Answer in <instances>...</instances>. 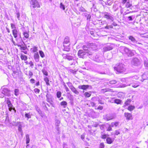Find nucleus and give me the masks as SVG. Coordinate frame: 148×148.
<instances>
[{"label": "nucleus", "instance_id": "obj_25", "mask_svg": "<svg viewBox=\"0 0 148 148\" xmlns=\"http://www.w3.org/2000/svg\"><path fill=\"white\" fill-rule=\"evenodd\" d=\"M129 38L130 40H131V41L134 43H136L137 42V41L135 39V38L132 36H130Z\"/></svg>", "mask_w": 148, "mask_h": 148}, {"label": "nucleus", "instance_id": "obj_27", "mask_svg": "<svg viewBox=\"0 0 148 148\" xmlns=\"http://www.w3.org/2000/svg\"><path fill=\"white\" fill-rule=\"evenodd\" d=\"M21 58L22 60H26L27 59V57L26 56L21 54Z\"/></svg>", "mask_w": 148, "mask_h": 148}, {"label": "nucleus", "instance_id": "obj_22", "mask_svg": "<svg viewBox=\"0 0 148 148\" xmlns=\"http://www.w3.org/2000/svg\"><path fill=\"white\" fill-rule=\"evenodd\" d=\"M10 39L12 42L13 44L15 45H17L18 47H20V48L21 47V46L22 45H19L18 44L16 43L13 40V38L12 35L11 34H10Z\"/></svg>", "mask_w": 148, "mask_h": 148}, {"label": "nucleus", "instance_id": "obj_49", "mask_svg": "<svg viewBox=\"0 0 148 148\" xmlns=\"http://www.w3.org/2000/svg\"><path fill=\"white\" fill-rule=\"evenodd\" d=\"M139 85V83H136V84H132V86L134 88H136Z\"/></svg>", "mask_w": 148, "mask_h": 148}, {"label": "nucleus", "instance_id": "obj_17", "mask_svg": "<svg viewBox=\"0 0 148 148\" xmlns=\"http://www.w3.org/2000/svg\"><path fill=\"white\" fill-rule=\"evenodd\" d=\"M16 125H18V130L21 133V134L22 135L23 133L22 130V125L21 124V122H17Z\"/></svg>", "mask_w": 148, "mask_h": 148}, {"label": "nucleus", "instance_id": "obj_20", "mask_svg": "<svg viewBox=\"0 0 148 148\" xmlns=\"http://www.w3.org/2000/svg\"><path fill=\"white\" fill-rule=\"evenodd\" d=\"M125 116L126 117L127 119L128 120L132 119V116L131 114L125 112L124 113Z\"/></svg>", "mask_w": 148, "mask_h": 148}, {"label": "nucleus", "instance_id": "obj_26", "mask_svg": "<svg viewBox=\"0 0 148 148\" xmlns=\"http://www.w3.org/2000/svg\"><path fill=\"white\" fill-rule=\"evenodd\" d=\"M70 89L75 94L78 95L79 94V92L76 90V88L74 86L73 87Z\"/></svg>", "mask_w": 148, "mask_h": 148}, {"label": "nucleus", "instance_id": "obj_45", "mask_svg": "<svg viewBox=\"0 0 148 148\" xmlns=\"http://www.w3.org/2000/svg\"><path fill=\"white\" fill-rule=\"evenodd\" d=\"M60 8L64 10L65 9L64 5L62 3H61L60 4Z\"/></svg>", "mask_w": 148, "mask_h": 148}, {"label": "nucleus", "instance_id": "obj_43", "mask_svg": "<svg viewBox=\"0 0 148 148\" xmlns=\"http://www.w3.org/2000/svg\"><path fill=\"white\" fill-rule=\"evenodd\" d=\"M111 1V0H107L106 3V4L109 5H111L112 4V2Z\"/></svg>", "mask_w": 148, "mask_h": 148}, {"label": "nucleus", "instance_id": "obj_3", "mask_svg": "<svg viewBox=\"0 0 148 148\" xmlns=\"http://www.w3.org/2000/svg\"><path fill=\"white\" fill-rule=\"evenodd\" d=\"M125 53L128 56H134L135 52L134 50H130L126 47H123L122 48Z\"/></svg>", "mask_w": 148, "mask_h": 148}, {"label": "nucleus", "instance_id": "obj_5", "mask_svg": "<svg viewBox=\"0 0 148 148\" xmlns=\"http://www.w3.org/2000/svg\"><path fill=\"white\" fill-rule=\"evenodd\" d=\"M2 93L5 95L9 96H10V90L6 88V86H3L1 88Z\"/></svg>", "mask_w": 148, "mask_h": 148}, {"label": "nucleus", "instance_id": "obj_35", "mask_svg": "<svg viewBox=\"0 0 148 148\" xmlns=\"http://www.w3.org/2000/svg\"><path fill=\"white\" fill-rule=\"evenodd\" d=\"M132 6V4L130 3L129 1L127 2V3L125 5V7L126 8H130Z\"/></svg>", "mask_w": 148, "mask_h": 148}, {"label": "nucleus", "instance_id": "obj_47", "mask_svg": "<svg viewBox=\"0 0 148 148\" xmlns=\"http://www.w3.org/2000/svg\"><path fill=\"white\" fill-rule=\"evenodd\" d=\"M42 72L44 75H46V76L48 75V73L47 71H46L45 69H42Z\"/></svg>", "mask_w": 148, "mask_h": 148}, {"label": "nucleus", "instance_id": "obj_50", "mask_svg": "<svg viewBox=\"0 0 148 148\" xmlns=\"http://www.w3.org/2000/svg\"><path fill=\"white\" fill-rule=\"evenodd\" d=\"M61 105L63 106H66L67 105V103L65 101H63L61 102Z\"/></svg>", "mask_w": 148, "mask_h": 148}, {"label": "nucleus", "instance_id": "obj_33", "mask_svg": "<svg viewBox=\"0 0 148 148\" xmlns=\"http://www.w3.org/2000/svg\"><path fill=\"white\" fill-rule=\"evenodd\" d=\"M26 143L28 144L29 143L30 139L29 135L27 134L26 135Z\"/></svg>", "mask_w": 148, "mask_h": 148}, {"label": "nucleus", "instance_id": "obj_60", "mask_svg": "<svg viewBox=\"0 0 148 148\" xmlns=\"http://www.w3.org/2000/svg\"><path fill=\"white\" fill-rule=\"evenodd\" d=\"M30 82L32 83H34L35 80L34 79H31L30 80Z\"/></svg>", "mask_w": 148, "mask_h": 148}, {"label": "nucleus", "instance_id": "obj_64", "mask_svg": "<svg viewBox=\"0 0 148 148\" xmlns=\"http://www.w3.org/2000/svg\"><path fill=\"white\" fill-rule=\"evenodd\" d=\"M90 17H91V16H90V15L88 14V15L87 17V19H90Z\"/></svg>", "mask_w": 148, "mask_h": 148}, {"label": "nucleus", "instance_id": "obj_16", "mask_svg": "<svg viewBox=\"0 0 148 148\" xmlns=\"http://www.w3.org/2000/svg\"><path fill=\"white\" fill-rule=\"evenodd\" d=\"M104 126L106 127V130L107 131H111L112 130V126H111V124H109L108 123H106V124L103 125H102V128L104 127Z\"/></svg>", "mask_w": 148, "mask_h": 148}, {"label": "nucleus", "instance_id": "obj_54", "mask_svg": "<svg viewBox=\"0 0 148 148\" xmlns=\"http://www.w3.org/2000/svg\"><path fill=\"white\" fill-rule=\"evenodd\" d=\"M40 91V90L37 88H35L34 89V91L36 93H39Z\"/></svg>", "mask_w": 148, "mask_h": 148}, {"label": "nucleus", "instance_id": "obj_32", "mask_svg": "<svg viewBox=\"0 0 148 148\" xmlns=\"http://www.w3.org/2000/svg\"><path fill=\"white\" fill-rule=\"evenodd\" d=\"M84 95V96L86 97H89L91 95V94L88 92H85Z\"/></svg>", "mask_w": 148, "mask_h": 148}, {"label": "nucleus", "instance_id": "obj_39", "mask_svg": "<svg viewBox=\"0 0 148 148\" xmlns=\"http://www.w3.org/2000/svg\"><path fill=\"white\" fill-rule=\"evenodd\" d=\"M111 90L108 88H106L104 89H102V92H105L107 91H110Z\"/></svg>", "mask_w": 148, "mask_h": 148}, {"label": "nucleus", "instance_id": "obj_23", "mask_svg": "<svg viewBox=\"0 0 148 148\" xmlns=\"http://www.w3.org/2000/svg\"><path fill=\"white\" fill-rule=\"evenodd\" d=\"M34 58L36 62H38L39 61V56L38 52L34 53Z\"/></svg>", "mask_w": 148, "mask_h": 148}, {"label": "nucleus", "instance_id": "obj_19", "mask_svg": "<svg viewBox=\"0 0 148 148\" xmlns=\"http://www.w3.org/2000/svg\"><path fill=\"white\" fill-rule=\"evenodd\" d=\"M120 123L119 121H116L112 122L111 123V126L112 127H116V128L119 125Z\"/></svg>", "mask_w": 148, "mask_h": 148}, {"label": "nucleus", "instance_id": "obj_52", "mask_svg": "<svg viewBox=\"0 0 148 148\" xmlns=\"http://www.w3.org/2000/svg\"><path fill=\"white\" fill-rule=\"evenodd\" d=\"M29 64L30 65V66L32 67V68H33L34 66V63L32 61H30L29 63Z\"/></svg>", "mask_w": 148, "mask_h": 148}, {"label": "nucleus", "instance_id": "obj_61", "mask_svg": "<svg viewBox=\"0 0 148 148\" xmlns=\"http://www.w3.org/2000/svg\"><path fill=\"white\" fill-rule=\"evenodd\" d=\"M90 34L92 36H94V34L93 31H90Z\"/></svg>", "mask_w": 148, "mask_h": 148}, {"label": "nucleus", "instance_id": "obj_7", "mask_svg": "<svg viewBox=\"0 0 148 148\" xmlns=\"http://www.w3.org/2000/svg\"><path fill=\"white\" fill-rule=\"evenodd\" d=\"M131 64L132 65L138 66L140 64V62L139 60L137 58H134L132 59Z\"/></svg>", "mask_w": 148, "mask_h": 148}, {"label": "nucleus", "instance_id": "obj_11", "mask_svg": "<svg viewBox=\"0 0 148 148\" xmlns=\"http://www.w3.org/2000/svg\"><path fill=\"white\" fill-rule=\"evenodd\" d=\"M6 103L8 105L9 110L11 111L12 110H14L15 112H16V110H15L14 108L13 107V105L11 103L9 99H8L6 101Z\"/></svg>", "mask_w": 148, "mask_h": 148}, {"label": "nucleus", "instance_id": "obj_13", "mask_svg": "<svg viewBox=\"0 0 148 148\" xmlns=\"http://www.w3.org/2000/svg\"><path fill=\"white\" fill-rule=\"evenodd\" d=\"M116 117L115 115H107L103 116V119L105 120L108 121L113 119H114Z\"/></svg>", "mask_w": 148, "mask_h": 148}, {"label": "nucleus", "instance_id": "obj_18", "mask_svg": "<svg viewBox=\"0 0 148 148\" xmlns=\"http://www.w3.org/2000/svg\"><path fill=\"white\" fill-rule=\"evenodd\" d=\"M88 46H89L90 48H91L92 50H95L97 49V45L93 43H88Z\"/></svg>", "mask_w": 148, "mask_h": 148}, {"label": "nucleus", "instance_id": "obj_1", "mask_svg": "<svg viewBox=\"0 0 148 148\" xmlns=\"http://www.w3.org/2000/svg\"><path fill=\"white\" fill-rule=\"evenodd\" d=\"M114 70L116 73L124 72L126 70L125 66L122 63H119L116 64L114 67Z\"/></svg>", "mask_w": 148, "mask_h": 148}, {"label": "nucleus", "instance_id": "obj_37", "mask_svg": "<svg viewBox=\"0 0 148 148\" xmlns=\"http://www.w3.org/2000/svg\"><path fill=\"white\" fill-rule=\"evenodd\" d=\"M14 95L16 96H18L19 94V90L18 89H16L14 91Z\"/></svg>", "mask_w": 148, "mask_h": 148}, {"label": "nucleus", "instance_id": "obj_29", "mask_svg": "<svg viewBox=\"0 0 148 148\" xmlns=\"http://www.w3.org/2000/svg\"><path fill=\"white\" fill-rule=\"evenodd\" d=\"M37 50V47L36 46H34L33 48H31L30 49L31 51L33 53L36 52Z\"/></svg>", "mask_w": 148, "mask_h": 148}, {"label": "nucleus", "instance_id": "obj_9", "mask_svg": "<svg viewBox=\"0 0 148 148\" xmlns=\"http://www.w3.org/2000/svg\"><path fill=\"white\" fill-rule=\"evenodd\" d=\"M114 45L112 44H109L103 47V51L106 52L112 50L113 48Z\"/></svg>", "mask_w": 148, "mask_h": 148}, {"label": "nucleus", "instance_id": "obj_42", "mask_svg": "<svg viewBox=\"0 0 148 148\" xmlns=\"http://www.w3.org/2000/svg\"><path fill=\"white\" fill-rule=\"evenodd\" d=\"M39 53L40 56L42 58H43L45 56V54L42 51H40Z\"/></svg>", "mask_w": 148, "mask_h": 148}, {"label": "nucleus", "instance_id": "obj_62", "mask_svg": "<svg viewBox=\"0 0 148 148\" xmlns=\"http://www.w3.org/2000/svg\"><path fill=\"white\" fill-rule=\"evenodd\" d=\"M70 71L73 73H75V72L76 71L75 70H71V71Z\"/></svg>", "mask_w": 148, "mask_h": 148}, {"label": "nucleus", "instance_id": "obj_12", "mask_svg": "<svg viewBox=\"0 0 148 148\" xmlns=\"http://www.w3.org/2000/svg\"><path fill=\"white\" fill-rule=\"evenodd\" d=\"M88 51H84L83 50H79L78 53V55L79 57L84 58V56L86 55V53H88Z\"/></svg>", "mask_w": 148, "mask_h": 148}, {"label": "nucleus", "instance_id": "obj_8", "mask_svg": "<svg viewBox=\"0 0 148 148\" xmlns=\"http://www.w3.org/2000/svg\"><path fill=\"white\" fill-rule=\"evenodd\" d=\"M103 17L107 19H109L112 21H113L114 18L113 16L110 13L107 12H104L103 14Z\"/></svg>", "mask_w": 148, "mask_h": 148}, {"label": "nucleus", "instance_id": "obj_46", "mask_svg": "<svg viewBox=\"0 0 148 148\" xmlns=\"http://www.w3.org/2000/svg\"><path fill=\"white\" fill-rule=\"evenodd\" d=\"M25 116L28 119L31 118V116L30 113H26L25 114Z\"/></svg>", "mask_w": 148, "mask_h": 148}, {"label": "nucleus", "instance_id": "obj_28", "mask_svg": "<svg viewBox=\"0 0 148 148\" xmlns=\"http://www.w3.org/2000/svg\"><path fill=\"white\" fill-rule=\"evenodd\" d=\"M44 80L45 82L46 85L47 86L50 85V84L49 83V80L47 77H45L44 78Z\"/></svg>", "mask_w": 148, "mask_h": 148}, {"label": "nucleus", "instance_id": "obj_51", "mask_svg": "<svg viewBox=\"0 0 148 148\" xmlns=\"http://www.w3.org/2000/svg\"><path fill=\"white\" fill-rule=\"evenodd\" d=\"M114 134L116 135H118L120 134V132L119 130H116L114 132Z\"/></svg>", "mask_w": 148, "mask_h": 148}, {"label": "nucleus", "instance_id": "obj_38", "mask_svg": "<svg viewBox=\"0 0 148 148\" xmlns=\"http://www.w3.org/2000/svg\"><path fill=\"white\" fill-rule=\"evenodd\" d=\"M23 34L24 36L26 38H28L29 36V35L28 33H27L26 32H23Z\"/></svg>", "mask_w": 148, "mask_h": 148}, {"label": "nucleus", "instance_id": "obj_34", "mask_svg": "<svg viewBox=\"0 0 148 148\" xmlns=\"http://www.w3.org/2000/svg\"><path fill=\"white\" fill-rule=\"evenodd\" d=\"M121 101L118 99H116L114 100V102L117 104H120Z\"/></svg>", "mask_w": 148, "mask_h": 148}, {"label": "nucleus", "instance_id": "obj_40", "mask_svg": "<svg viewBox=\"0 0 148 148\" xmlns=\"http://www.w3.org/2000/svg\"><path fill=\"white\" fill-rule=\"evenodd\" d=\"M131 101V100L130 99H127L125 103V104L126 106L129 105Z\"/></svg>", "mask_w": 148, "mask_h": 148}, {"label": "nucleus", "instance_id": "obj_59", "mask_svg": "<svg viewBox=\"0 0 148 148\" xmlns=\"http://www.w3.org/2000/svg\"><path fill=\"white\" fill-rule=\"evenodd\" d=\"M128 18L129 19V20L130 21H132L133 20V19L132 18V16H130L128 17Z\"/></svg>", "mask_w": 148, "mask_h": 148}, {"label": "nucleus", "instance_id": "obj_41", "mask_svg": "<svg viewBox=\"0 0 148 148\" xmlns=\"http://www.w3.org/2000/svg\"><path fill=\"white\" fill-rule=\"evenodd\" d=\"M61 95V92L58 91L57 92L56 95L58 98H59L60 97Z\"/></svg>", "mask_w": 148, "mask_h": 148}, {"label": "nucleus", "instance_id": "obj_55", "mask_svg": "<svg viewBox=\"0 0 148 148\" xmlns=\"http://www.w3.org/2000/svg\"><path fill=\"white\" fill-rule=\"evenodd\" d=\"M105 28L106 29L113 28V27L112 25H110L105 27Z\"/></svg>", "mask_w": 148, "mask_h": 148}, {"label": "nucleus", "instance_id": "obj_24", "mask_svg": "<svg viewBox=\"0 0 148 148\" xmlns=\"http://www.w3.org/2000/svg\"><path fill=\"white\" fill-rule=\"evenodd\" d=\"M12 34L14 38H16L17 37L18 32L16 29H13L12 30Z\"/></svg>", "mask_w": 148, "mask_h": 148}, {"label": "nucleus", "instance_id": "obj_30", "mask_svg": "<svg viewBox=\"0 0 148 148\" xmlns=\"http://www.w3.org/2000/svg\"><path fill=\"white\" fill-rule=\"evenodd\" d=\"M90 48L89 46H88V44H87V45H84L83 46V49L84 50H85V51H88V48Z\"/></svg>", "mask_w": 148, "mask_h": 148}, {"label": "nucleus", "instance_id": "obj_56", "mask_svg": "<svg viewBox=\"0 0 148 148\" xmlns=\"http://www.w3.org/2000/svg\"><path fill=\"white\" fill-rule=\"evenodd\" d=\"M20 16V13L19 12H18L16 13V16L18 20H19V17Z\"/></svg>", "mask_w": 148, "mask_h": 148}, {"label": "nucleus", "instance_id": "obj_15", "mask_svg": "<svg viewBox=\"0 0 148 148\" xmlns=\"http://www.w3.org/2000/svg\"><path fill=\"white\" fill-rule=\"evenodd\" d=\"M62 56L64 58L67 59L69 60H71L74 59L73 57L70 56L69 53L63 54Z\"/></svg>", "mask_w": 148, "mask_h": 148}, {"label": "nucleus", "instance_id": "obj_36", "mask_svg": "<svg viewBox=\"0 0 148 148\" xmlns=\"http://www.w3.org/2000/svg\"><path fill=\"white\" fill-rule=\"evenodd\" d=\"M144 64L146 68L148 69V61L145 60L144 61Z\"/></svg>", "mask_w": 148, "mask_h": 148}, {"label": "nucleus", "instance_id": "obj_58", "mask_svg": "<svg viewBox=\"0 0 148 148\" xmlns=\"http://www.w3.org/2000/svg\"><path fill=\"white\" fill-rule=\"evenodd\" d=\"M130 84H128L127 85V86H130ZM127 86V85H126L125 84H123L122 85H121L120 86L121 87H126V86Z\"/></svg>", "mask_w": 148, "mask_h": 148}, {"label": "nucleus", "instance_id": "obj_14", "mask_svg": "<svg viewBox=\"0 0 148 148\" xmlns=\"http://www.w3.org/2000/svg\"><path fill=\"white\" fill-rule=\"evenodd\" d=\"M116 82V81L114 80L110 81H109L108 80H106V82L103 83V84H104V85L105 86L108 85L109 86H111V85L110 84H115Z\"/></svg>", "mask_w": 148, "mask_h": 148}, {"label": "nucleus", "instance_id": "obj_2", "mask_svg": "<svg viewBox=\"0 0 148 148\" xmlns=\"http://www.w3.org/2000/svg\"><path fill=\"white\" fill-rule=\"evenodd\" d=\"M63 46L64 48L63 50L67 52L70 51V48L69 47L70 45L69 39L68 37H66L64 39V41L63 43Z\"/></svg>", "mask_w": 148, "mask_h": 148}, {"label": "nucleus", "instance_id": "obj_4", "mask_svg": "<svg viewBox=\"0 0 148 148\" xmlns=\"http://www.w3.org/2000/svg\"><path fill=\"white\" fill-rule=\"evenodd\" d=\"M31 6L33 8H40V5L37 0H31L30 2Z\"/></svg>", "mask_w": 148, "mask_h": 148}, {"label": "nucleus", "instance_id": "obj_44", "mask_svg": "<svg viewBox=\"0 0 148 148\" xmlns=\"http://www.w3.org/2000/svg\"><path fill=\"white\" fill-rule=\"evenodd\" d=\"M66 84H67L68 86L69 87L70 89L73 86L72 84L70 82H67Z\"/></svg>", "mask_w": 148, "mask_h": 148}, {"label": "nucleus", "instance_id": "obj_6", "mask_svg": "<svg viewBox=\"0 0 148 148\" xmlns=\"http://www.w3.org/2000/svg\"><path fill=\"white\" fill-rule=\"evenodd\" d=\"M109 136V135L108 134H103V135H102V138H106V141L107 143L108 144H111L114 141V139L108 137Z\"/></svg>", "mask_w": 148, "mask_h": 148}, {"label": "nucleus", "instance_id": "obj_10", "mask_svg": "<svg viewBox=\"0 0 148 148\" xmlns=\"http://www.w3.org/2000/svg\"><path fill=\"white\" fill-rule=\"evenodd\" d=\"M60 123V121L57 120H56L55 124V128L57 130V132L58 134H60V128L59 127Z\"/></svg>", "mask_w": 148, "mask_h": 148}, {"label": "nucleus", "instance_id": "obj_57", "mask_svg": "<svg viewBox=\"0 0 148 148\" xmlns=\"http://www.w3.org/2000/svg\"><path fill=\"white\" fill-rule=\"evenodd\" d=\"M29 76H30V77H29V78H30V77H32V76L33 75V73L32 72L29 71Z\"/></svg>", "mask_w": 148, "mask_h": 148}, {"label": "nucleus", "instance_id": "obj_63", "mask_svg": "<svg viewBox=\"0 0 148 148\" xmlns=\"http://www.w3.org/2000/svg\"><path fill=\"white\" fill-rule=\"evenodd\" d=\"M122 3L123 4H125L127 1V0H122Z\"/></svg>", "mask_w": 148, "mask_h": 148}, {"label": "nucleus", "instance_id": "obj_53", "mask_svg": "<svg viewBox=\"0 0 148 148\" xmlns=\"http://www.w3.org/2000/svg\"><path fill=\"white\" fill-rule=\"evenodd\" d=\"M11 27L12 29H15L16 28L15 25L13 23L11 24Z\"/></svg>", "mask_w": 148, "mask_h": 148}, {"label": "nucleus", "instance_id": "obj_48", "mask_svg": "<svg viewBox=\"0 0 148 148\" xmlns=\"http://www.w3.org/2000/svg\"><path fill=\"white\" fill-rule=\"evenodd\" d=\"M20 49L21 50H25L26 49V47L25 46H24L23 44H22V45L21 46Z\"/></svg>", "mask_w": 148, "mask_h": 148}, {"label": "nucleus", "instance_id": "obj_31", "mask_svg": "<svg viewBox=\"0 0 148 148\" xmlns=\"http://www.w3.org/2000/svg\"><path fill=\"white\" fill-rule=\"evenodd\" d=\"M135 106H134L132 105H130L129 106V107L128 108V109L130 111H131L133 110H134L135 108Z\"/></svg>", "mask_w": 148, "mask_h": 148}, {"label": "nucleus", "instance_id": "obj_21", "mask_svg": "<svg viewBox=\"0 0 148 148\" xmlns=\"http://www.w3.org/2000/svg\"><path fill=\"white\" fill-rule=\"evenodd\" d=\"M88 87L89 85H80L78 87L79 89H83L84 90H86V89L88 88Z\"/></svg>", "mask_w": 148, "mask_h": 148}]
</instances>
